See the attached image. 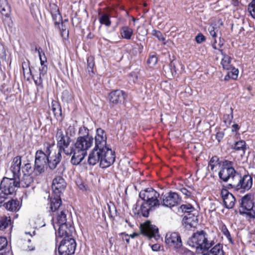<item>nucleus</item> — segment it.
<instances>
[{
    "mask_svg": "<svg viewBox=\"0 0 255 255\" xmlns=\"http://www.w3.org/2000/svg\"><path fill=\"white\" fill-rule=\"evenodd\" d=\"M78 137L73 144V150L71 163L77 165L84 159L88 150L93 144L94 138L89 133V129L85 127H80L78 131Z\"/></svg>",
    "mask_w": 255,
    "mask_h": 255,
    "instance_id": "f257e3e1",
    "label": "nucleus"
},
{
    "mask_svg": "<svg viewBox=\"0 0 255 255\" xmlns=\"http://www.w3.org/2000/svg\"><path fill=\"white\" fill-rule=\"evenodd\" d=\"M229 180L232 183L229 184V186L240 193L248 191L253 186V179L251 175L248 173L242 176L241 173L237 172L234 167L224 182H228Z\"/></svg>",
    "mask_w": 255,
    "mask_h": 255,
    "instance_id": "f03ea898",
    "label": "nucleus"
},
{
    "mask_svg": "<svg viewBox=\"0 0 255 255\" xmlns=\"http://www.w3.org/2000/svg\"><path fill=\"white\" fill-rule=\"evenodd\" d=\"M114 152L110 148L102 150H92L88 157V163L95 165L100 162V166L102 168L110 166L115 161Z\"/></svg>",
    "mask_w": 255,
    "mask_h": 255,
    "instance_id": "7ed1b4c3",
    "label": "nucleus"
},
{
    "mask_svg": "<svg viewBox=\"0 0 255 255\" xmlns=\"http://www.w3.org/2000/svg\"><path fill=\"white\" fill-rule=\"evenodd\" d=\"M208 235L204 231L201 230L194 233L187 241V244L192 248L195 249L196 253H202L208 250L213 246V241L209 242Z\"/></svg>",
    "mask_w": 255,
    "mask_h": 255,
    "instance_id": "20e7f679",
    "label": "nucleus"
},
{
    "mask_svg": "<svg viewBox=\"0 0 255 255\" xmlns=\"http://www.w3.org/2000/svg\"><path fill=\"white\" fill-rule=\"evenodd\" d=\"M74 129L73 128L69 127L65 132L62 129L58 128L56 134L57 145L59 148L58 151L63 152L67 155H72L73 150V144L70 146L71 139L68 135V131L71 132Z\"/></svg>",
    "mask_w": 255,
    "mask_h": 255,
    "instance_id": "39448f33",
    "label": "nucleus"
},
{
    "mask_svg": "<svg viewBox=\"0 0 255 255\" xmlns=\"http://www.w3.org/2000/svg\"><path fill=\"white\" fill-rule=\"evenodd\" d=\"M233 162L232 161L223 159L220 160L217 156H213L209 163V166L210 167L212 171H216L215 167L219 166L220 167V170L219 172L218 175L219 178L223 181L227 178L228 174L233 168Z\"/></svg>",
    "mask_w": 255,
    "mask_h": 255,
    "instance_id": "423d86ee",
    "label": "nucleus"
},
{
    "mask_svg": "<svg viewBox=\"0 0 255 255\" xmlns=\"http://www.w3.org/2000/svg\"><path fill=\"white\" fill-rule=\"evenodd\" d=\"M254 195L249 193L244 196L239 200L240 207L239 213L247 218L255 219V205L253 202Z\"/></svg>",
    "mask_w": 255,
    "mask_h": 255,
    "instance_id": "0eeeda50",
    "label": "nucleus"
},
{
    "mask_svg": "<svg viewBox=\"0 0 255 255\" xmlns=\"http://www.w3.org/2000/svg\"><path fill=\"white\" fill-rule=\"evenodd\" d=\"M159 197V193H158V195H154V197L149 198V200L146 199L144 201L137 200L136 206L140 207L139 213L144 217H147L150 211L155 210L161 206V202L158 200Z\"/></svg>",
    "mask_w": 255,
    "mask_h": 255,
    "instance_id": "6e6552de",
    "label": "nucleus"
},
{
    "mask_svg": "<svg viewBox=\"0 0 255 255\" xmlns=\"http://www.w3.org/2000/svg\"><path fill=\"white\" fill-rule=\"evenodd\" d=\"M48 161H49V157L44 154L43 150L36 151L33 168V172L36 175H39L45 171V167Z\"/></svg>",
    "mask_w": 255,
    "mask_h": 255,
    "instance_id": "1a4fd4ad",
    "label": "nucleus"
},
{
    "mask_svg": "<svg viewBox=\"0 0 255 255\" xmlns=\"http://www.w3.org/2000/svg\"><path fill=\"white\" fill-rule=\"evenodd\" d=\"M76 244L72 237L64 238L58 248L60 255H71L75 253Z\"/></svg>",
    "mask_w": 255,
    "mask_h": 255,
    "instance_id": "9d476101",
    "label": "nucleus"
},
{
    "mask_svg": "<svg viewBox=\"0 0 255 255\" xmlns=\"http://www.w3.org/2000/svg\"><path fill=\"white\" fill-rule=\"evenodd\" d=\"M140 229L141 234L150 239H154L157 241L160 238L158 229L149 221L141 224Z\"/></svg>",
    "mask_w": 255,
    "mask_h": 255,
    "instance_id": "9b49d317",
    "label": "nucleus"
},
{
    "mask_svg": "<svg viewBox=\"0 0 255 255\" xmlns=\"http://www.w3.org/2000/svg\"><path fill=\"white\" fill-rule=\"evenodd\" d=\"M107 135L104 130L98 128L96 130V135L95 137V147L93 150H102L107 149L109 147L106 146Z\"/></svg>",
    "mask_w": 255,
    "mask_h": 255,
    "instance_id": "f8f14e48",
    "label": "nucleus"
},
{
    "mask_svg": "<svg viewBox=\"0 0 255 255\" xmlns=\"http://www.w3.org/2000/svg\"><path fill=\"white\" fill-rule=\"evenodd\" d=\"M17 184L16 178L4 177L0 182V188L8 195H11L15 192V188L18 187Z\"/></svg>",
    "mask_w": 255,
    "mask_h": 255,
    "instance_id": "ddd939ff",
    "label": "nucleus"
},
{
    "mask_svg": "<svg viewBox=\"0 0 255 255\" xmlns=\"http://www.w3.org/2000/svg\"><path fill=\"white\" fill-rule=\"evenodd\" d=\"M66 185V182L62 177L56 176L53 179L52 184L53 194L59 197L65 191Z\"/></svg>",
    "mask_w": 255,
    "mask_h": 255,
    "instance_id": "4468645a",
    "label": "nucleus"
},
{
    "mask_svg": "<svg viewBox=\"0 0 255 255\" xmlns=\"http://www.w3.org/2000/svg\"><path fill=\"white\" fill-rule=\"evenodd\" d=\"M181 201V199L177 193L171 192L168 195L163 197L161 205L171 208L180 204Z\"/></svg>",
    "mask_w": 255,
    "mask_h": 255,
    "instance_id": "2eb2a0df",
    "label": "nucleus"
},
{
    "mask_svg": "<svg viewBox=\"0 0 255 255\" xmlns=\"http://www.w3.org/2000/svg\"><path fill=\"white\" fill-rule=\"evenodd\" d=\"M127 97V94L121 90H115L111 91L108 96L110 102L114 105L124 103Z\"/></svg>",
    "mask_w": 255,
    "mask_h": 255,
    "instance_id": "dca6fc26",
    "label": "nucleus"
},
{
    "mask_svg": "<svg viewBox=\"0 0 255 255\" xmlns=\"http://www.w3.org/2000/svg\"><path fill=\"white\" fill-rule=\"evenodd\" d=\"M224 205L227 209H232L235 205L236 199L233 194L226 189H223L221 192Z\"/></svg>",
    "mask_w": 255,
    "mask_h": 255,
    "instance_id": "f3484780",
    "label": "nucleus"
},
{
    "mask_svg": "<svg viewBox=\"0 0 255 255\" xmlns=\"http://www.w3.org/2000/svg\"><path fill=\"white\" fill-rule=\"evenodd\" d=\"M57 228H58L57 234L59 237L64 238L72 237L74 229L70 224L66 223L62 225L60 224V225L56 227Z\"/></svg>",
    "mask_w": 255,
    "mask_h": 255,
    "instance_id": "a211bd4d",
    "label": "nucleus"
},
{
    "mask_svg": "<svg viewBox=\"0 0 255 255\" xmlns=\"http://www.w3.org/2000/svg\"><path fill=\"white\" fill-rule=\"evenodd\" d=\"M165 242L169 246H173L175 248L181 245L182 241L180 236L177 233L167 234L165 237Z\"/></svg>",
    "mask_w": 255,
    "mask_h": 255,
    "instance_id": "6ab92c4d",
    "label": "nucleus"
},
{
    "mask_svg": "<svg viewBox=\"0 0 255 255\" xmlns=\"http://www.w3.org/2000/svg\"><path fill=\"white\" fill-rule=\"evenodd\" d=\"M182 223L187 229L195 228L198 224L197 217L194 213L186 214L182 219Z\"/></svg>",
    "mask_w": 255,
    "mask_h": 255,
    "instance_id": "aec40b11",
    "label": "nucleus"
},
{
    "mask_svg": "<svg viewBox=\"0 0 255 255\" xmlns=\"http://www.w3.org/2000/svg\"><path fill=\"white\" fill-rule=\"evenodd\" d=\"M66 212H67V210L64 208L57 212L56 216L52 219V224L55 230L56 227L60 224L62 225L67 223Z\"/></svg>",
    "mask_w": 255,
    "mask_h": 255,
    "instance_id": "412c9836",
    "label": "nucleus"
},
{
    "mask_svg": "<svg viewBox=\"0 0 255 255\" xmlns=\"http://www.w3.org/2000/svg\"><path fill=\"white\" fill-rule=\"evenodd\" d=\"M65 208L62 204L61 196L59 197L52 194L50 198V209L52 212H59L60 210Z\"/></svg>",
    "mask_w": 255,
    "mask_h": 255,
    "instance_id": "4be33fe9",
    "label": "nucleus"
},
{
    "mask_svg": "<svg viewBox=\"0 0 255 255\" xmlns=\"http://www.w3.org/2000/svg\"><path fill=\"white\" fill-rule=\"evenodd\" d=\"M19 175H20L19 174ZM16 177L18 178V181H17V185L18 187L27 188L33 181L32 176L29 174L24 173L22 177H20L19 176H16Z\"/></svg>",
    "mask_w": 255,
    "mask_h": 255,
    "instance_id": "5701e85b",
    "label": "nucleus"
},
{
    "mask_svg": "<svg viewBox=\"0 0 255 255\" xmlns=\"http://www.w3.org/2000/svg\"><path fill=\"white\" fill-rule=\"evenodd\" d=\"M21 164V157L17 156L13 158L10 167V170L13 173V176L16 178L20 174Z\"/></svg>",
    "mask_w": 255,
    "mask_h": 255,
    "instance_id": "b1692460",
    "label": "nucleus"
},
{
    "mask_svg": "<svg viewBox=\"0 0 255 255\" xmlns=\"http://www.w3.org/2000/svg\"><path fill=\"white\" fill-rule=\"evenodd\" d=\"M28 68L29 73L31 75L35 84L39 88H43V80L42 78V77L43 76V75L41 74L39 70L36 71L34 70V71H33V69H34L33 67L28 66Z\"/></svg>",
    "mask_w": 255,
    "mask_h": 255,
    "instance_id": "393cba45",
    "label": "nucleus"
},
{
    "mask_svg": "<svg viewBox=\"0 0 255 255\" xmlns=\"http://www.w3.org/2000/svg\"><path fill=\"white\" fill-rule=\"evenodd\" d=\"M61 159V152L58 151L55 155L49 156L47 162L49 167L52 170L55 169L60 164Z\"/></svg>",
    "mask_w": 255,
    "mask_h": 255,
    "instance_id": "a878e982",
    "label": "nucleus"
},
{
    "mask_svg": "<svg viewBox=\"0 0 255 255\" xmlns=\"http://www.w3.org/2000/svg\"><path fill=\"white\" fill-rule=\"evenodd\" d=\"M158 192L153 188L150 187L141 190L139 193V197L141 201H145L146 199H149V198L154 197V195H158Z\"/></svg>",
    "mask_w": 255,
    "mask_h": 255,
    "instance_id": "bb28decb",
    "label": "nucleus"
},
{
    "mask_svg": "<svg viewBox=\"0 0 255 255\" xmlns=\"http://www.w3.org/2000/svg\"><path fill=\"white\" fill-rule=\"evenodd\" d=\"M6 209L10 211H18L20 208L19 201L17 200L10 199L3 204Z\"/></svg>",
    "mask_w": 255,
    "mask_h": 255,
    "instance_id": "cd10ccee",
    "label": "nucleus"
},
{
    "mask_svg": "<svg viewBox=\"0 0 255 255\" xmlns=\"http://www.w3.org/2000/svg\"><path fill=\"white\" fill-rule=\"evenodd\" d=\"M203 255H225L223 245L218 244L211 248L209 251L204 254Z\"/></svg>",
    "mask_w": 255,
    "mask_h": 255,
    "instance_id": "c85d7f7f",
    "label": "nucleus"
},
{
    "mask_svg": "<svg viewBox=\"0 0 255 255\" xmlns=\"http://www.w3.org/2000/svg\"><path fill=\"white\" fill-rule=\"evenodd\" d=\"M99 20L101 24L105 25L108 27H110L111 25L110 15L108 13H99Z\"/></svg>",
    "mask_w": 255,
    "mask_h": 255,
    "instance_id": "c756f323",
    "label": "nucleus"
},
{
    "mask_svg": "<svg viewBox=\"0 0 255 255\" xmlns=\"http://www.w3.org/2000/svg\"><path fill=\"white\" fill-rule=\"evenodd\" d=\"M0 12L1 14L8 17L10 13V6L7 0H0Z\"/></svg>",
    "mask_w": 255,
    "mask_h": 255,
    "instance_id": "7c9ffc66",
    "label": "nucleus"
},
{
    "mask_svg": "<svg viewBox=\"0 0 255 255\" xmlns=\"http://www.w3.org/2000/svg\"><path fill=\"white\" fill-rule=\"evenodd\" d=\"M122 37L126 39H130L133 34V30L128 26H123L120 30Z\"/></svg>",
    "mask_w": 255,
    "mask_h": 255,
    "instance_id": "2f4dec72",
    "label": "nucleus"
},
{
    "mask_svg": "<svg viewBox=\"0 0 255 255\" xmlns=\"http://www.w3.org/2000/svg\"><path fill=\"white\" fill-rule=\"evenodd\" d=\"M221 54L223 56L221 64L224 69L230 70L232 68L231 65V58L224 53L222 50H220Z\"/></svg>",
    "mask_w": 255,
    "mask_h": 255,
    "instance_id": "473e14b6",
    "label": "nucleus"
},
{
    "mask_svg": "<svg viewBox=\"0 0 255 255\" xmlns=\"http://www.w3.org/2000/svg\"><path fill=\"white\" fill-rule=\"evenodd\" d=\"M52 110L55 117L58 119L62 116V109L61 106L57 102H52Z\"/></svg>",
    "mask_w": 255,
    "mask_h": 255,
    "instance_id": "72a5a7b5",
    "label": "nucleus"
},
{
    "mask_svg": "<svg viewBox=\"0 0 255 255\" xmlns=\"http://www.w3.org/2000/svg\"><path fill=\"white\" fill-rule=\"evenodd\" d=\"M232 148L237 151H241L243 153H245L246 149V143L244 140H241L236 142L232 146Z\"/></svg>",
    "mask_w": 255,
    "mask_h": 255,
    "instance_id": "f704fd0d",
    "label": "nucleus"
},
{
    "mask_svg": "<svg viewBox=\"0 0 255 255\" xmlns=\"http://www.w3.org/2000/svg\"><path fill=\"white\" fill-rule=\"evenodd\" d=\"M10 224L11 218L9 216H0V230H4Z\"/></svg>",
    "mask_w": 255,
    "mask_h": 255,
    "instance_id": "c9c22d12",
    "label": "nucleus"
},
{
    "mask_svg": "<svg viewBox=\"0 0 255 255\" xmlns=\"http://www.w3.org/2000/svg\"><path fill=\"white\" fill-rule=\"evenodd\" d=\"M87 70L90 76L94 74V68L95 67L94 58L93 56H89L87 59Z\"/></svg>",
    "mask_w": 255,
    "mask_h": 255,
    "instance_id": "e433bc0d",
    "label": "nucleus"
},
{
    "mask_svg": "<svg viewBox=\"0 0 255 255\" xmlns=\"http://www.w3.org/2000/svg\"><path fill=\"white\" fill-rule=\"evenodd\" d=\"M53 20L55 26H59L62 22V16L59 12L58 9L51 12Z\"/></svg>",
    "mask_w": 255,
    "mask_h": 255,
    "instance_id": "4c0bfd02",
    "label": "nucleus"
},
{
    "mask_svg": "<svg viewBox=\"0 0 255 255\" xmlns=\"http://www.w3.org/2000/svg\"><path fill=\"white\" fill-rule=\"evenodd\" d=\"M221 230L223 234L227 238L230 243L234 245V241L233 240L230 233L227 229V226L225 224H223L221 226Z\"/></svg>",
    "mask_w": 255,
    "mask_h": 255,
    "instance_id": "58836bf2",
    "label": "nucleus"
},
{
    "mask_svg": "<svg viewBox=\"0 0 255 255\" xmlns=\"http://www.w3.org/2000/svg\"><path fill=\"white\" fill-rule=\"evenodd\" d=\"M175 249L177 250V252L181 255H194L193 252L183 247L182 243H181V245L179 247H177Z\"/></svg>",
    "mask_w": 255,
    "mask_h": 255,
    "instance_id": "ea45409f",
    "label": "nucleus"
},
{
    "mask_svg": "<svg viewBox=\"0 0 255 255\" xmlns=\"http://www.w3.org/2000/svg\"><path fill=\"white\" fill-rule=\"evenodd\" d=\"M180 209L186 214L193 213L194 212H195L194 208L189 204L182 205L180 207Z\"/></svg>",
    "mask_w": 255,
    "mask_h": 255,
    "instance_id": "a19ab883",
    "label": "nucleus"
},
{
    "mask_svg": "<svg viewBox=\"0 0 255 255\" xmlns=\"http://www.w3.org/2000/svg\"><path fill=\"white\" fill-rule=\"evenodd\" d=\"M44 55V60L41 59V58L39 59L40 61L41 66L39 68V71L40 72L41 74H42L43 76H44L47 74V66L44 64V63L47 61L46 57L44 53H43Z\"/></svg>",
    "mask_w": 255,
    "mask_h": 255,
    "instance_id": "79ce46f5",
    "label": "nucleus"
},
{
    "mask_svg": "<svg viewBox=\"0 0 255 255\" xmlns=\"http://www.w3.org/2000/svg\"><path fill=\"white\" fill-rule=\"evenodd\" d=\"M152 34L157 37L158 40L163 42V44H166L165 38L160 31L153 29L152 31Z\"/></svg>",
    "mask_w": 255,
    "mask_h": 255,
    "instance_id": "37998d69",
    "label": "nucleus"
},
{
    "mask_svg": "<svg viewBox=\"0 0 255 255\" xmlns=\"http://www.w3.org/2000/svg\"><path fill=\"white\" fill-rule=\"evenodd\" d=\"M233 119V111H231L230 114H225L223 117L224 122L226 124L227 126L231 125L232 120Z\"/></svg>",
    "mask_w": 255,
    "mask_h": 255,
    "instance_id": "c03bdc74",
    "label": "nucleus"
},
{
    "mask_svg": "<svg viewBox=\"0 0 255 255\" xmlns=\"http://www.w3.org/2000/svg\"><path fill=\"white\" fill-rule=\"evenodd\" d=\"M248 11L252 17L255 18V0H252L249 3L248 5Z\"/></svg>",
    "mask_w": 255,
    "mask_h": 255,
    "instance_id": "a18cd8bd",
    "label": "nucleus"
},
{
    "mask_svg": "<svg viewBox=\"0 0 255 255\" xmlns=\"http://www.w3.org/2000/svg\"><path fill=\"white\" fill-rule=\"evenodd\" d=\"M108 206L109 212V216L111 218L114 219L115 216L117 215L116 208L114 205H113L112 206L110 205H108Z\"/></svg>",
    "mask_w": 255,
    "mask_h": 255,
    "instance_id": "49530a36",
    "label": "nucleus"
},
{
    "mask_svg": "<svg viewBox=\"0 0 255 255\" xmlns=\"http://www.w3.org/2000/svg\"><path fill=\"white\" fill-rule=\"evenodd\" d=\"M157 62V58L154 55H150L147 60V64L150 67L154 66Z\"/></svg>",
    "mask_w": 255,
    "mask_h": 255,
    "instance_id": "de8ad7c7",
    "label": "nucleus"
},
{
    "mask_svg": "<svg viewBox=\"0 0 255 255\" xmlns=\"http://www.w3.org/2000/svg\"><path fill=\"white\" fill-rule=\"evenodd\" d=\"M22 171L23 174L26 173L30 174V173L33 171V169L32 168L31 164L29 163L25 164L24 166L22 167Z\"/></svg>",
    "mask_w": 255,
    "mask_h": 255,
    "instance_id": "09e8293b",
    "label": "nucleus"
},
{
    "mask_svg": "<svg viewBox=\"0 0 255 255\" xmlns=\"http://www.w3.org/2000/svg\"><path fill=\"white\" fill-rule=\"evenodd\" d=\"M62 99L63 101L68 103L71 99L70 94L68 90H64L62 93Z\"/></svg>",
    "mask_w": 255,
    "mask_h": 255,
    "instance_id": "8fccbe9b",
    "label": "nucleus"
},
{
    "mask_svg": "<svg viewBox=\"0 0 255 255\" xmlns=\"http://www.w3.org/2000/svg\"><path fill=\"white\" fill-rule=\"evenodd\" d=\"M8 196L7 193L3 192V191L0 188V207L1 206V204L8 199Z\"/></svg>",
    "mask_w": 255,
    "mask_h": 255,
    "instance_id": "3c124183",
    "label": "nucleus"
},
{
    "mask_svg": "<svg viewBox=\"0 0 255 255\" xmlns=\"http://www.w3.org/2000/svg\"><path fill=\"white\" fill-rule=\"evenodd\" d=\"M7 245V241L6 238L0 237V251L4 250Z\"/></svg>",
    "mask_w": 255,
    "mask_h": 255,
    "instance_id": "603ef678",
    "label": "nucleus"
},
{
    "mask_svg": "<svg viewBox=\"0 0 255 255\" xmlns=\"http://www.w3.org/2000/svg\"><path fill=\"white\" fill-rule=\"evenodd\" d=\"M54 145V143H47L46 146V150L44 152V154L47 156L49 157L51 153V148Z\"/></svg>",
    "mask_w": 255,
    "mask_h": 255,
    "instance_id": "864d4df0",
    "label": "nucleus"
},
{
    "mask_svg": "<svg viewBox=\"0 0 255 255\" xmlns=\"http://www.w3.org/2000/svg\"><path fill=\"white\" fill-rule=\"evenodd\" d=\"M30 240L29 239H27V241L26 243H25V244L26 245V247L25 246H24L23 247V250L26 251H32L34 250L35 247L33 246L32 245H30Z\"/></svg>",
    "mask_w": 255,
    "mask_h": 255,
    "instance_id": "5fc2aeb1",
    "label": "nucleus"
},
{
    "mask_svg": "<svg viewBox=\"0 0 255 255\" xmlns=\"http://www.w3.org/2000/svg\"><path fill=\"white\" fill-rule=\"evenodd\" d=\"M232 71L231 72H229V73H231V75L232 76V79L235 80L237 78L239 70L238 69H236L235 68H232Z\"/></svg>",
    "mask_w": 255,
    "mask_h": 255,
    "instance_id": "6e6d98bb",
    "label": "nucleus"
},
{
    "mask_svg": "<svg viewBox=\"0 0 255 255\" xmlns=\"http://www.w3.org/2000/svg\"><path fill=\"white\" fill-rule=\"evenodd\" d=\"M195 40L197 43H201L205 40V37L202 34L199 33L196 36Z\"/></svg>",
    "mask_w": 255,
    "mask_h": 255,
    "instance_id": "4d7b16f0",
    "label": "nucleus"
},
{
    "mask_svg": "<svg viewBox=\"0 0 255 255\" xmlns=\"http://www.w3.org/2000/svg\"><path fill=\"white\" fill-rule=\"evenodd\" d=\"M224 136V132L223 131H218L216 134V138L219 142L221 141Z\"/></svg>",
    "mask_w": 255,
    "mask_h": 255,
    "instance_id": "13d9d810",
    "label": "nucleus"
},
{
    "mask_svg": "<svg viewBox=\"0 0 255 255\" xmlns=\"http://www.w3.org/2000/svg\"><path fill=\"white\" fill-rule=\"evenodd\" d=\"M180 191L183 194L185 195L187 197H190L191 195V191L185 188H181L180 189Z\"/></svg>",
    "mask_w": 255,
    "mask_h": 255,
    "instance_id": "bf43d9fd",
    "label": "nucleus"
},
{
    "mask_svg": "<svg viewBox=\"0 0 255 255\" xmlns=\"http://www.w3.org/2000/svg\"><path fill=\"white\" fill-rule=\"evenodd\" d=\"M209 33L210 35L213 38H215L217 36L216 32L215 31L214 27L211 26L209 28Z\"/></svg>",
    "mask_w": 255,
    "mask_h": 255,
    "instance_id": "052dcab7",
    "label": "nucleus"
},
{
    "mask_svg": "<svg viewBox=\"0 0 255 255\" xmlns=\"http://www.w3.org/2000/svg\"><path fill=\"white\" fill-rule=\"evenodd\" d=\"M61 36L63 38L66 39L68 37L69 35V31L66 30V29H64L63 30H61Z\"/></svg>",
    "mask_w": 255,
    "mask_h": 255,
    "instance_id": "680f3d73",
    "label": "nucleus"
},
{
    "mask_svg": "<svg viewBox=\"0 0 255 255\" xmlns=\"http://www.w3.org/2000/svg\"><path fill=\"white\" fill-rule=\"evenodd\" d=\"M65 168L64 166V165L63 164H60L59 165V167L57 169V170H58V173L59 174H63V173L64 172V171H65Z\"/></svg>",
    "mask_w": 255,
    "mask_h": 255,
    "instance_id": "e2e57ef3",
    "label": "nucleus"
},
{
    "mask_svg": "<svg viewBox=\"0 0 255 255\" xmlns=\"http://www.w3.org/2000/svg\"><path fill=\"white\" fill-rule=\"evenodd\" d=\"M240 128V127L238 124H235L232 126V131L233 132H237L239 130Z\"/></svg>",
    "mask_w": 255,
    "mask_h": 255,
    "instance_id": "0e129e2a",
    "label": "nucleus"
},
{
    "mask_svg": "<svg viewBox=\"0 0 255 255\" xmlns=\"http://www.w3.org/2000/svg\"><path fill=\"white\" fill-rule=\"evenodd\" d=\"M35 50L38 52L39 59L41 58V54L43 52L42 48L41 47H36L35 48Z\"/></svg>",
    "mask_w": 255,
    "mask_h": 255,
    "instance_id": "69168bd1",
    "label": "nucleus"
},
{
    "mask_svg": "<svg viewBox=\"0 0 255 255\" xmlns=\"http://www.w3.org/2000/svg\"><path fill=\"white\" fill-rule=\"evenodd\" d=\"M136 46L138 49L139 52L141 53L142 52V50L143 49V46L141 44H136Z\"/></svg>",
    "mask_w": 255,
    "mask_h": 255,
    "instance_id": "338daca9",
    "label": "nucleus"
},
{
    "mask_svg": "<svg viewBox=\"0 0 255 255\" xmlns=\"http://www.w3.org/2000/svg\"><path fill=\"white\" fill-rule=\"evenodd\" d=\"M152 250L154 251H157L159 249V246L157 244H154L151 247Z\"/></svg>",
    "mask_w": 255,
    "mask_h": 255,
    "instance_id": "774afa93",
    "label": "nucleus"
}]
</instances>
